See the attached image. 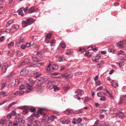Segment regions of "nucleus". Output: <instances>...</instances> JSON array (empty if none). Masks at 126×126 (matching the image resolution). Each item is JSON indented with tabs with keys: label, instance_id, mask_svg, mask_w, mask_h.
<instances>
[{
	"label": "nucleus",
	"instance_id": "obj_1",
	"mask_svg": "<svg viewBox=\"0 0 126 126\" xmlns=\"http://www.w3.org/2000/svg\"><path fill=\"white\" fill-rule=\"evenodd\" d=\"M47 110L45 108H41L40 110H38L37 111V113L36 114L33 113L32 115H33L34 117L37 118L39 117V114L45 117H47V114L45 113V111Z\"/></svg>",
	"mask_w": 126,
	"mask_h": 126
},
{
	"label": "nucleus",
	"instance_id": "obj_2",
	"mask_svg": "<svg viewBox=\"0 0 126 126\" xmlns=\"http://www.w3.org/2000/svg\"><path fill=\"white\" fill-rule=\"evenodd\" d=\"M38 81L40 82V86L42 85L44 83H47L51 82L52 83H54V82L51 81L50 79L47 77H41L38 79Z\"/></svg>",
	"mask_w": 126,
	"mask_h": 126
},
{
	"label": "nucleus",
	"instance_id": "obj_3",
	"mask_svg": "<svg viewBox=\"0 0 126 126\" xmlns=\"http://www.w3.org/2000/svg\"><path fill=\"white\" fill-rule=\"evenodd\" d=\"M33 21V19L32 18H29L25 20L22 21V27H24L32 24Z\"/></svg>",
	"mask_w": 126,
	"mask_h": 126
},
{
	"label": "nucleus",
	"instance_id": "obj_4",
	"mask_svg": "<svg viewBox=\"0 0 126 126\" xmlns=\"http://www.w3.org/2000/svg\"><path fill=\"white\" fill-rule=\"evenodd\" d=\"M29 71L26 68H24L22 69L20 72V74L22 76H25L27 75Z\"/></svg>",
	"mask_w": 126,
	"mask_h": 126
},
{
	"label": "nucleus",
	"instance_id": "obj_5",
	"mask_svg": "<svg viewBox=\"0 0 126 126\" xmlns=\"http://www.w3.org/2000/svg\"><path fill=\"white\" fill-rule=\"evenodd\" d=\"M24 42V39L22 37H21L18 39L16 43V45L18 46H19L20 45L22 44Z\"/></svg>",
	"mask_w": 126,
	"mask_h": 126
},
{
	"label": "nucleus",
	"instance_id": "obj_6",
	"mask_svg": "<svg viewBox=\"0 0 126 126\" xmlns=\"http://www.w3.org/2000/svg\"><path fill=\"white\" fill-rule=\"evenodd\" d=\"M54 83H51L49 87V88H50V89L53 88L54 89V91H56L59 90L60 89V88L57 87L56 86L54 85V84H53Z\"/></svg>",
	"mask_w": 126,
	"mask_h": 126
},
{
	"label": "nucleus",
	"instance_id": "obj_7",
	"mask_svg": "<svg viewBox=\"0 0 126 126\" xmlns=\"http://www.w3.org/2000/svg\"><path fill=\"white\" fill-rule=\"evenodd\" d=\"M57 117L55 115H53L48 117V123H50L51 121H53L55 119H57Z\"/></svg>",
	"mask_w": 126,
	"mask_h": 126
},
{
	"label": "nucleus",
	"instance_id": "obj_8",
	"mask_svg": "<svg viewBox=\"0 0 126 126\" xmlns=\"http://www.w3.org/2000/svg\"><path fill=\"white\" fill-rule=\"evenodd\" d=\"M30 62L29 60L28 59H25L24 61L21 63L18 66L19 67L21 66L26 64H27L29 63Z\"/></svg>",
	"mask_w": 126,
	"mask_h": 126
},
{
	"label": "nucleus",
	"instance_id": "obj_9",
	"mask_svg": "<svg viewBox=\"0 0 126 126\" xmlns=\"http://www.w3.org/2000/svg\"><path fill=\"white\" fill-rule=\"evenodd\" d=\"M41 86H39L36 89V91L39 93L42 92L43 91V88Z\"/></svg>",
	"mask_w": 126,
	"mask_h": 126
},
{
	"label": "nucleus",
	"instance_id": "obj_10",
	"mask_svg": "<svg viewBox=\"0 0 126 126\" xmlns=\"http://www.w3.org/2000/svg\"><path fill=\"white\" fill-rule=\"evenodd\" d=\"M8 67V65L7 64H4L2 67V71L4 72H5L7 70V69Z\"/></svg>",
	"mask_w": 126,
	"mask_h": 126
},
{
	"label": "nucleus",
	"instance_id": "obj_11",
	"mask_svg": "<svg viewBox=\"0 0 126 126\" xmlns=\"http://www.w3.org/2000/svg\"><path fill=\"white\" fill-rule=\"evenodd\" d=\"M116 116L120 117L122 118H124V113L121 112H119L116 113Z\"/></svg>",
	"mask_w": 126,
	"mask_h": 126
},
{
	"label": "nucleus",
	"instance_id": "obj_12",
	"mask_svg": "<svg viewBox=\"0 0 126 126\" xmlns=\"http://www.w3.org/2000/svg\"><path fill=\"white\" fill-rule=\"evenodd\" d=\"M78 93V94L76 95H75V96H78L79 95H82V93L81 90L79 89H77L75 91V93Z\"/></svg>",
	"mask_w": 126,
	"mask_h": 126
},
{
	"label": "nucleus",
	"instance_id": "obj_13",
	"mask_svg": "<svg viewBox=\"0 0 126 126\" xmlns=\"http://www.w3.org/2000/svg\"><path fill=\"white\" fill-rule=\"evenodd\" d=\"M111 83L112 85L115 87H117L118 86L117 82L115 80H112L111 82Z\"/></svg>",
	"mask_w": 126,
	"mask_h": 126
},
{
	"label": "nucleus",
	"instance_id": "obj_14",
	"mask_svg": "<svg viewBox=\"0 0 126 126\" xmlns=\"http://www.w3.org/2000/svg\"><path fill=\"white\" fill-rule=\"evenodd\" d=\"M32 60L34 61V62H36L37 64L38 63H41V61L40 60L38 59L37 58L35 57L32 58Z\"/></svg>",
	"mask_w": 126,
	"mask_h": 126
},
{
	"label": "nucleus",
	"instance_id": "obj_15",
	"mask_svg": "<svg viewBox=\"0 0 126 126\" xmlns=\"http://www.w3.org/2000/svg\"><path fill=\"white\" fill-rule=\"evenodd\" d=\"M29 110V108L27 106L24 109L23 112V114H27L28 112V110Z\"/></svg>",
	"mask_w": 126,
	"mask_h": 126
},
{
	"label": "nucleus",
	"instance_id": "obj_16",
	"mask_svg": "<svg viewBox=\"0 0 126 126\" xmlns=\"http://www.w3.org/2000/svg\"><path fill=\"white\" fill-rule=\"evenodd\" d=\"M24 10V8H20L17 11V12L18 13V14L19 15H20L21 16H22L24 14L23 12H22Z\"/></svg>",
	"mask_w": 126,
	"mask_h": 126
},
{
	"label": "nucleus",
	"instance_id": "obj_17",
	"mask_svg": "<svg viewBox=\"0 0 126 126\" xmlns=\"http://www.w3.org/2000/svg\"><path fill=\"white\" fill-rule=\"evenodd\" d=\"M124 43L122 41H120L117 43V46L119 48H123Z\"/></svg>",
	"mask_w": 126,
	"mask_h": 126
},
{
	"label": "nucleus",
	"instance_id": "obj_18",
	"mask_svg": "<svg viewBox=\"0 0 126 126\" xmlns=\"http://www.w3.org/2000/svg\"><path fill=\"white\" fill-rule=\"evenodd\" d=\"M12 28L13 30H17L19 28V26L17 24L14 25L12 26Z\"/></svg>",
	"mask_w": 126,
	"mask_h": 126
},
{
	"label": "nucleus",
	"instance_id": "obj_19",
	"mask_svg": "<svg viewBox=\"0 0 126 126\" xmlns=\"http://www.w3.org/2000/svg\"><path fill=\"white\" fill-rule=\"evenodd\" d=\"M106 93L102 92H101L98 93L97 94V95L98 97H101L104 96V95H106Z\"/></svg>",
	"mask_w": 126,
	"mask_h": 126
},
{
	"label": "nucleus",
	"instance_id": "obj_20",
	"mask_svg": "<svg viewBox=\"0 0 126 126\" xmlns=\"http://www.w3.org/2000/svg\"><path fill=\"white\" fill-rule=\"evenodd\" d=\"M34 116L32 115V114L31 116L28 118V121L30 122H33L34 120Z\"/></svg>",
	"mask_w": 126,
	"mask_h": 126
},
{
	"label": "nucleus",
	"instance_id": "obj_21",
	"mask_svg": "<svg viewBox=\"0 0 126 126\" xmlns=\"http://www.w3.org/2000/svg\"><path fill=\"white\" fill-rule=\"evenodd\" d=\"M104 61H101L100 62L98 63L96 66V67L97 68H100L102 65L104 64Z\"/></svg>",
	"mask_w": 126,
	"mask_h": 126
},
{
	"label": "nucleus",
	"instance_id": "obj_22",
	"mask_svg": "<svg viewBox=\"0 0 126 126\" xmlns=\"http://www.w3.org/2000/svg\"><path fill=\"white\" fill-rule=\"evenodd\" d=\"M26 88L29 91L32 90L33 88V86L30 84L29 83L26 86Z\"/></svg>",
	"mask_w": 126,
	"mask_h": 126
},
{
	"label": "nucleus",
	"instance_id": "obj_23",
	"mask_svg": "<svg viewBox=\"0 0 126 126\" xmlns=\"http://www.w3.org/2000/svg\"><path fill=\"white\" fill-rule=\"evenodd\" d=\"M32 123L33 126H39L40 125L39 122L37 121H35Z\"/></svg>",
	"mask_w": 126,
	"mask_h": 126
},
{
	"label": "nucleus",
	"instance_id": "obj_24",
	"mask_svg": "<svg viewBox=\"0 0 126 126\" xmlns=\"http://www.w3.org/2000/svg\"><path fill=\"white\" fill-rule=\"evenodd\" d=\"M29 13H31L35 12L34 7H32L30 8L29 9Z\"/></svg>",
	"mask_w": 126,
	"mask_h": 126
},
{
	"label": "nucleus",
	"instance_id": "obj_25",
	"mask_svg": "<svg viewBox=\"0 0 126 126\" xmlns=\"http://www.w3.org/2000/svg\"><path fill=\"white\" fill-rule=\"evenodd\" d=\"M47 117H45L44 116H43V117L42 118V119L41 123L43 124V125H45L46 124V118Z\"/></svg>",
	"mask_w": 126,
	"mask_h": 126
},
{
	"label": "nucleus",
	"instance_id": "obj_26",
	"mask_svg": "<svg viewBox=\"0 0 126 126\" xmlns=\"http://www.w3.org/2000/svg\"><path fill=\"white\" fill-rule=\"evenodd\" d=\"M18 121H17L19 123H22V124H24L25 122V120H23L22 119L19 118L17 119Z\"/></svg>",
	"mask_w": 126,
	"mask_h": 126
},
{
	"label": "nucleus",
	"instance_id": "obj_27",
	"mask_svg": "<svg viewBox=\"0 0 126 126\" xmlns=\"http://www.w3.org/2000/svg\"><path fill=\"white\" fill-rule=\"evenodd\" d=\"M14 42H12L9 44L8 46V48L9 49H11L14 47Z\"/></svg>",
	"mask_w": 126,
	"mask_h": 126
},
{
	"label": "nucleus",
	"instance_id": "obj_28",
	"mask_svg": "<svg viewBox=\"0 0 126 126\" xmlns=\"http://www.w3.org/2000/svg\"><path fill=\"white\" fill-rule=\"evenodd\" d=\"M6 122V120L5 119H1L0 121V124L2 125H3Z\"/></svg>",
	"mask_w": 126,
	"mask_h": 126
},
{
	"label": "nucleus",
	"instance_id": "obj_29",
	"mask_svg": "<svg viewBox=\"0 0 126 126\" xmlns=\"http://www.w3.org/2000/svg\"><path fill=\"white\" fill-rule=\"evenodd\" d=\"M66 120L63 118H61L60 119V121L63 124H66Z\"/></svg>",
	"mask_w": 126,
	"mask_h": 126
},
{
	"label": "nucleus",
	"instance_id": "obj_30",
	"mask_svg": "<svg viewBox=\"0 0 126 126\" xmlns=\"http://www.w3.org/2000/svg\"><path fill=\"white\" fill-rule=\"evenodd\" d=\"M15 85H16L18 86L19 84L21 82L19 80L17 79H16L15 80Z\"/></svg>",
	"mask_w": 126,
	"mask_h": 126
},
{
	"label": "nucleus",
	"instance_id": "obj_31",
	"mask_svg": "<svg viewBox=\"0 0 126 126\" xmlns=\"http://www.w3.org/2000/svg\"><path fill=\"white\" fill-rule=\"evenodd\" d=\"M14 21V20L13 19H11L6 24V26H8L11 25Z\"/></svg>",
	"mask_w": 126,
	"mask_h": 126
},
{
	"label": "nucleus",
	"instance_id": "obj_32",
	"mask_svg": "<svg viewBox=\"0 0 126 126\" xmlns=\"http://www.w3.org/2000/svg\"><path fill=\"white\" fill-rule=\"evenodd\" d=\"M60 45L61 47L63 48H64L66 47L65 43L64 42H62L60 44Z\"/></svg>",
	"mask_w": 126,
	"mask_h": 126
},
{
	"label": "nucleus",
	"instance_id": "obj_33",
	"mask_svg": "<svg viewBox=\"0 0 126 126\" xmlns=\"http://www.w3.org/2000/svg\"><path fill=\"white\" fill-rule=\"evenodd\" d=\"M82 109H82L76 110L75 113L77 114H79L82 113V112H83V111L82 110Z\"/></svg>",
	"mask_w": 126,
	"mask_h": 126
},
{
	"label": "nucleus",
	"instance_id": "obj_34",
	"mask_svg": "<svg viewBox=\"0 0 126 126\" xmlns=\"http://www.w3.org/2000/svg\"><path fill=\"white\" fill-rule=\"evenodd\" d=\"M66 113H68L67 114L69 115L70 114L72 113L73 112L72 110L69 109H67L66 111Z\"/></svg>",
	"mask_w": 126,
	"mask_h": 126
},
{
	"label": "nucleus",
	"instance_id": "obj_35",
	"mask_svg": "<svg viewBox=\"0 0 126 126\" xmlns=\"http://www.w3.org/2000/svg\"><path fill=\"white\" fill-rule=\"evenodd\" d=\"M51 65V64L50 63H49L48 65V66L47 69H46V70L47 72H49L50 71V66Z\"/></svg>",
	"mask_w": 126,
	"mask_h": 126
},
{
	"label": "nucleus",
	"instance_id": "obj_36",
	"mask_svg": "<svg viewBox=\"0 0 126 126\" xmlns=\"http://www.w3.org/2000/svg\"><path fill=\"white\" fill-rule=\"evenodd\" d=\"M90 99L88 97H85L84 98V103H85L86 102L89 101Z\"/></svg>",
	"mask_w": 126,
	"mask_h": 126
},
{
	"label": "nucleus",
	"instance_id": "obj_37",
	"mask_svg": "<svg viewBox=\"0 0 126 126\" xmlns=\"http://www.w3.org/2000/svg\"><path fill=\"white\" fill-rule=\"evenodd\" d=\"M58 66L55 64L52 67L53 70H56L58 69Z\"/></svg>",
	"mask_w": 126,
	"mask_h": 126
},
{
	"label": "nucleus",
	"instance_id": "obj_38",
	"mask_svg": "<svg viewBox=\"0 0 126 126\" xmlns=\"http://www.w3.org/2000/svg\"><path fill=\"white\" fill-rule=\"evenodd\" d=\"M51 36V34L50 33L47 34L46 36V39H49Z\"/></svg>",
	"mask_w": 126,
	"mask_h": 126
},
{
	"label": "nucleus",
	"instance_id": "obj_39",
	"mask_svg": "<svg viewBox=\"0 0 126 126\" xmlns=\"http://www.w3.org/2000/svg\"><path fill=\"white\" fill-rule=\"evenodd\" d=\"M95 84L96 86H97L101 85V82L99 80H97L95 82Z\"/></svg>",
	"mask_w": 126,
	"mask_h": 126
},
{
	"label": "nucleus",
	"instance_id": "obj_40",
	"mask_svg": "<svg viewBox=\"0 0 126 126\" xmlns=\"http://www.w3.org/2000/svg\"><path fill=\"white\" fill-rule=\"evenodd\" d=\"M0 95H3V96H6L7 95L5 92H0Z\"/></svg>",
	"mask_w": 126,
	"mask_h": 126
},
{
	"label": "nucleus",
	"instance_id": "obj_41",
	"mask_svg": "<svg viewBox=\"0 0 126 126\" xmlns=\"http://www.w3.org/2000/svg\"><path fill=\"white\" fill-rule=\"evenodd\" d=\"M29 81H30V82L29 83V84H30V85H32V86H33L34 84V83H35L34 81L32 80H29Z\"/></svg>",
	"mask_w": 126,
	"mask_h": 126
},
{
	"label": "nucleus",
	"instance_id": "obj_42",
	"mask_svg": "<svg viewBox=\"0 0 126 126\" xmlns=\"http://www.w3.org/2000/svg\"><path fill=\"white\" fill-rule=\"evenodd\" d=\"M106 98L104 96L101 97V98H100V100L101 101H105L106 100Z\"/></svg>",
	"mask_w": 126,
	"mask_h": 126
},
{
	"label": "nucleus",
	"instance_id": "obj_43",
	"mask_svg": "<svg viewBox=\"0 0 126 126\" xmlns=\"http://www.w3.org/2000/svg\"><path fill=\"white\" fill-rule=\"evenodd\" d=\"M58 74L57 73H51L50 74V76L51 77H55L54 76H53L54 75L55 76L57 75Z\"/></svg>",
	"mask_w": 126,
	"mask_h": 126
},
{
	"label": "nucleus",
	"instance_id": "obj_44",
	"mask_svg": "<svg viewBox=\"0 0 126 126\" xmlns=\"http://www.w3.org/2000/svg\"><path fill=\"white\" fill-rule=\"evenodd\" d=\"M30 45L31 46H33V47H34L35 46V43L33 42H30Z\"/></svg>",
	"mask_w": 126,
	"mask_h": 126
},
{
	"label": "nucleus",
	"instance_id": "obj_45",
	"mask_svg": "<svg viewBox=\"0 0 126 126\" xmlns=\"http://www.w3.org/2000/svg\"><path fill=\"white\" fill-rule=\"evenodd\" d=\"M100 55L99 54H97L96 56L95 59H96L98 60L100 57Z\"/></svg>",
	"mask_w": 126,
	"mask_h": 126
},
{
	"label": "nucleus",
	"instance_id": "obj_46",
	"mask_svg": "<svg viewBox=\"0 0 126 126\" xmlns=\"http://www.w3.org/2000/svg\"><path fill=\"white\" fill-rule=\"evenodd\" d=\"M12 114V115L13 116H17V114L16 113V112L15 111H13L11 112V113Z\"/></svg>",
	"mask_w": 126,
	"mask_h": 126
},
{
	"label": "nucleus",
	"instance_id": "obj_47",
	"mask_svg": "<svg viewBox=\"0 0 126 126\" xmlns=\"http://www.w3.org/2000/svg\"><path fill=\"white\" fill-rule=\"evenodd\" d=\"M31 111L32 112H35V109L34 108H32L30 109L29 108Z\"/></svg>",
	"mask_w": 126,
	"mask_h": 126
},
{
	"label": "nucleus",
	"instance_id": "obj_48",
	"mask_svg": "<svg viewBox=\"0 0 126 126\" xmlns=\"http://www.w3.org/2000/svg\"><path fill=\"white\" fill-rule=\"evenodd\" d=\"M55 41L52 40L51 42H50V45L51 46H53L55 44Z\"/></svg>",
	"mask_w": 126,
	"mask_h": 126
},
{
	"label": "nucleus",
	"instance_id": "obj_49",
	"mask_svg": "<svg viewBox=\"0 0 126 126\" xmlns=\"http://www.w3.org/2000/svg\"><path fill=\"white\" fill-rule=\"evenodd\" d=\"M122 91L126 92V86H124L122 89Z\"/></svg>",
	"mask_w": 126,
	"mask_h": 126
},
{
	"label": "nucleus",
	"instance_id": "obj_50",
	"mask_svg": "<svg viewBox=\"0 0 126 126\" xmlns=\"http://www.w3.org/2000/svg\"><path fill=\"white\" fill-rule=\"evenodd\" d=\"M77 120L75 118H74L73 119L72 121L73 124H76L77 122Z\"/></svg>",
	"mask_w": 126,
	"mask_h": 126
},
{
	"label": "nucleus",
	"instance_id": "obj_51",
	"mask_svg": "<svg viewBox=\"0 0 126 126\" xmlns=\"http://www.w3.org/2000/svg\"><path fill=\"white\" fill-rule=\"evenodd\" d=\"M77 122L78 123H80L82 121V119L81 118H78V119L77 120Z\"/></svg>",
	"mask_w": 126,
	"mask_h": 126
},
{
	"label": "nucleus",
	"instance_id": "obj_52",
	"mask_svg": "<svg viewBox=\"0 0 126 126\" xmlns=\"http://www.w3.org/2000/svg\"><path fill=\"white\" fill-rule=\"evenodd\" d=\"M12 116V114L11 113H10L8 114L7 115V117L8 118L10 119L11 118Z\"/></svg>",
	"mask_w": 126,
	"mask_h": 126
},
{
	"label": "nucleus",
	"instance_id": "obj_53",
	"mask_svg": "<svg viewBox=\"0 0 126 126\" xmlns=\"http://www.w3.org/2000/svg\"><path fill=\"white\" fill-rule=\"evenodd\" d=\"M6 86V83H4L2 84L1 87V90H2Z\"/></svg>",
	"mask_w": 126,
	"mask_h": 126
},
{
	"label": "nucleus",
	"instance_id": "obj_54",
	"mask_svg": "<svg viewBox=\"0 0 126 126\" xmlns=\"http://www.w3.org/2000/svg\"><path fill=\"white\" fill-rule=\"evenodd\" d=\"M64 59V58L62 57H60L59 58V60L60 62L62 61Z\"/></svg>",
	"mask_w": 126,
	"mask_h": 126
},
{
	"label": "nucleus",
	"instance_id": "obj_55",
	"mask_svg": "<svg viewBox=\"0 0 126 126\" xmlns=\"http://www.w3.org/2000/svg\"><path fill=\"white\" fill-rule=\"evenodd\" d=\"M23 11H24V12L25 13H29V10H27V9H25V8H24V10H23Z\"/></svg>",
	"mask_w": 126,
	"mask_h": 126
},
{
	"label": "nucleus",
	"instance_id": "obj_56",
	"mask_svg": "<svg viewBox=\"0 0 126 126\" xmlns=\"http://www.w3.org/2000/svg\"><path fill=\"white\" fill-rule=\"evenodd\" d=\"M85 49L84 48L82 49L81 48H80L79 50V51L81 52H83L85 51Z\"/></svg>",
	"mask_w": 126,
	"mask_h": 126
},
{
	"label": "nucleus",
	"instance_id": "obj_57",
	"mask_svg": "<svg viewBox=\"0 0 126 126\" xmlns=\"http://www.w3.org/2000/svg\"><path fill=\"white\" fill-rule=\"evenodd\" d=\"M9 1V3L10 4H12L13 1L14 2L15 0H8Z\"/></svg>",
	"mask_w": 126,
	"mask_h": 126
},
{
	"label": "nucleus",
	"instance_id": "obj_58",
	"mask_svg": "<svg viewBox=\"0 0 126 126\" xmlns=\"http://www.w3.org/2000/svg\"><path fill=\"white\" fill-rule=\"evenodd\" d=\"M100 105V104L99 103H95V107H96L97 108Z\"/></svg>",
	"mask_w": 126,
	"mask_h": 126
},
{
	"label": "nucleus",
	"instance_id": "obj_59",
	"mask_svg": "<svg viewBox=\"0 0 126 126\" xmlns=\"http://www.w3.org/2000/svg\"><path fill=\"white\" fill-rule=\"evenodd\" d=\"M70 121L68 119H66V124H68L70 123Z\"/></svg>",
	"mask_w": 126,
	"mask_h": 126
},
{
	"label": "nucleus",
	"instance_id": "obj_60",
	"mask_svg": "<svg viewBox=\"0 0 126 126\" xmlns=\"http://www.w3.org/2000/svg\"><path fill=\"white\" fill-rule=\"evenodd\" d=\"M4 36H2L0 38V41L1 42H2L3 41L4 39Z\"/></svg>",
	"mask_w": 126,
	"mask_h": 126
},
{
	"label": "nucleus",
	"instance_id": "obj_61",
	"mask_svg": "<svg viewBox=\"0 0 126 126\" xmlns=\"http://www.w3.org/2000/svg\"><path fill=\"white\" fill-rule=\"evenodd\" d=\"M11 31V30L10 29H7L4 32L7 33H9Z\"/></svg>",
	"mask_w": 126,
	"mask_h": 126
},
{
	"label": "nucleus",
	"instance_id": "obj_62",
	"mask_svg": "<svg viewBox=\"0 0 126 126\" xmlns=\"http://www.w3.org/2000/svg\"><path fill=\"white\" fill-rule=\"evenodd\" d=\"M26 47L24 45H22L21 46V48L22 49H24Z\"/></svg>",
	"mask_w": 126,
	"mask_h": 126
},
{
	"label": "nucleus",
	"instance_id": "obj_63",
	"mask_svg": "<svg viewBox=\"0 0 126 126\" xmlns=\"http://www.w3.org/2000/svg\"><path fill=\"white\" fill-rule=\"evenodd\" d=\"M24 87L23 85H21L20 86L19 89L20 90H22L24 89Z\"/></svg>",
	"mask_w": 126,
	"mask_h": 126
},
{
	"label": "nucleus",
	"instance_id": "obj_64",
	"mask_svg": "<svg viewBox=\"0 0 126 126\" xmlns=\"http://www.w3.org/2000/svg\"><path fill=\"white\" fill-rule=\"evenodd\" d=\"M5 125L6 126H11V124L10 122L8 123H7Z\"/></svg>",
	"mask_w": 126,
	"mask_h": 126
}]
</instances>
